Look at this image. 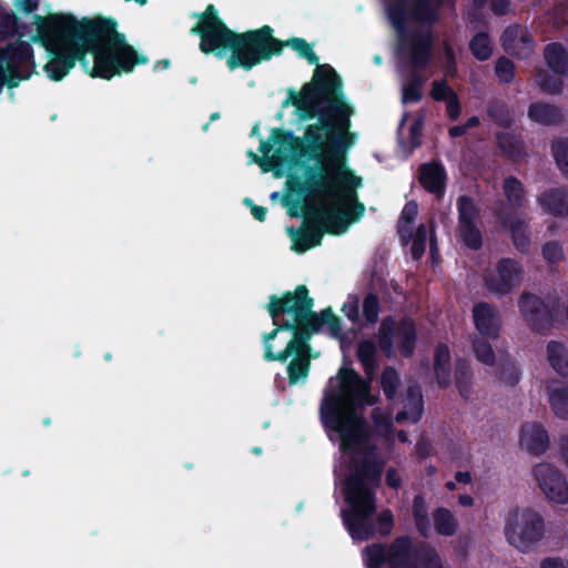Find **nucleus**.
Here are the masks:
<instances>
[{
  "label": "nucleus",
  "mask_w": 568,
  "mask_h": 568,
  "mask_svg": "<svg viewBox=\"0 0 568 568\" xmlns=\"http://www.w3.org/2000/svg\"><path fill=\"white\" fill-rule=\"evenodd\" d=\"M393 329V323L388 321H384L379 331V345L381 347L388 352L390 351L392 344L394 342L399 344L400 352L404 355H409L414 347L415 342V327L413 322L404 321L400 326L396 329L393 338L388 337V334Z\"/></svg>",
  "instance_id": "12"
},
{
  "label": "nucleus",
  "mask_w": 568,
  "mask_h": 568,
  "mask_svg": "<svg viewBox=\"0 0 568 568\" xmlns=\"http://www.w3.org/2000/svg\"><path fill=\"white\" fill-rule=\"evenodd\" d=\"M493 6L497 13H505L509 7V1L508 0H494Z\"/></svg>",
  "instance_id": "53"
},
{
  "label": "nucleus",
  "mask_w": 568,
  "mask_h": 568,
  "mask_svg": "<svg viewBox=\"0 0 568 568\" xmlns=\"http://www.w3.org/2000/svg\"><path fill=\"white\" fill-rule=\"evenodd\" d=\"M548 361L552 368L561 375L568 374V353L566 348L557 342H551L547 347Z\"/></svg>",
  "instance_id": "23"
},
{
  "label": "nucleus",
  "mask_w": 568,
  "mask_h": 568,
  "mask_svg": "<svg viewBox=\"0 0 568 568\" xmlns=\"http://www.w3.org/2000/svg\"><path fill=\"white\" fill-rule=\"evenodd\" d=\"M7 54L13 59V62L8 64L9 68H14L18 64L29 62L32 58V51L27 42H21L16 47H10Z\"/></svg>",
  "instance_id": "31"
},
{
  "label": "nucleus",
  "mask_w": 568,
  "mask_h": 568,
  "mask_svg": "<svg viewBox=\"0 0 568 568\" xmlns=\"http://www.w3.org/2000/svg\"><path fill=\"white\" fill-rule=\"evenodd\" d=\"M564 462L568 465V446L562 448Z\"/></svg>",
  "instance_id": "62"
},
{
  "label": "nucleus",
  "mask_w": 568,
  "mask_h": 568,
  "mask_svg": "<svg viewBox=\"0 0 568 568\" xmlns=\"http://www.w3.org/2000/svg\"><path fill=\"white\" fill-rule=\"evenodd\" d=\"M39 41L54 58L44 65L52 80H61L80 60L91 77L111 79L133 71L148 59L130 45L113 27L104 23L90 26L84 32L77 22L61 14L36 16L32 23Z\"/></svg>",
  "instance_id": "3"
},
{
  "label": "nucleus",
  "mask_w": 568,
  "mask_h": 568,
  "mask_svg": "<svg viewBox=\"0 0 568 568\" xmlns=\"http://www.w3.org/2000/svg\"><path fill=\"white\" fill-rule=\"evenodd\" d=\"M459 504L464 507H470L474 504V499L469 495H462L459 496Z\"/></svg>",
  "instance_id": "58"
},
{
  "label": "nucleus",
  "mask_w": 568,
  "mask_h": 568,
  "mask_svg": "<svg viewBox=\"0 0 568 568\" xmlns=\"http://www.w3.org/2000/svg\"><path fill=\"white\" fill-rule=\"evenodd\" d=\"M529 118L535 122L549 124L558 119V111L551 105L536 103L529 109Z\"/></svg>",
  "instance_id": "26"
},
{
  "label": "nucleus",
  "mask_w": 568,
  "mask_h": 568,
  "mask_svg": "<svg viewBox=\"0 0 568 568\" xmlns=\"http://www.w3.org/2000/svg\"><path fill=\"white\" fill-rule=\"evenodd\" d=\"M287 44L291 45L301 57L305 58L310 63H316L318 61L310 44L303 39H293L288 41Z\"/></svg>",
  "instance_id": "38"
},
{
  "label": "nucleus",
  "mask_w": 568,
  "mask_h": 568,
  "mask_svg": "<svg viewBox=\"0 0 568 568\" xmlns=\"http://www.w3.org/2000/svg\"><path fill=\"white\" fill-rule=\"evenodd\" d=\"M313 302L307 297L305 286H298L294 294H286L283 298L273 297L268 304V312L275 325L276 318L283 313L285 315L283 327L292 329L294 335L283 351L273 352L272 341L276 338L282 327H276L271 334L264 337L265 358L268 361L285 362L290 356L294 358L287 366L291 384L305 379L310 371V352L304 336L320 331L327 326L332 334L339 332L338 322L329 310L320 314L312 312Z\"/></svg>",
  "instance_id": "4"
},
{
  "label": "nucleus",
  "mask_w": 568,
  "mask_h": 568,
  "mask_svg": "<svg viewBox=\"0 0 568 568\" xmlns=\"http://www.w3.org/2000/svg\"><path fill=\"white\" fill-rule=\"evenodd\" d=\"M422 560L425 568H443L440 558L434 550L427 551Z\"/></svg>",
  "instance_id": "49"
},
{
  "label": "nucleus",
  "mask_w": 568,
  "mask_h": 568,
  "mask_svg": "<svg viewBox=\"0 0 568 568\" xmlns=\"http://www.w3.org/2000/svg\"><path fill=\"white\" fill-rule=\"evenodd\" d=\"M547 65L557 75L568 74V53L559 43H550L544 50Z\"/></svg>",
  "instance_id": "21"
},
{
  "label": "nucleus",
  "mask_w": 568,
  "mask_h": 568,
  "mask_svg": "<svg viewBox=\"0 0 568 568\" xmlns=\"http://www.w3.org/2000/svg\"><path fill=\"white\" fill-rule=\"evenodd\" d=\"M458 210L459 226L476 224L477 209L470 199L462 196L458 201Z\"/></svg>",
  "instance_id": "28"
},
{
  "label": "nucleus",
  "mask_w": 568,
  "mask_h": 568,
  "mask_svg": "<svg viewBox=\"0 0 568 568\" xmlns=\"http://www.w3.org/2000/svg\"><path fill=\"white\" fill-rule=\"evenodd\" d=\"M413 510L418 530L424 536H427L429 530V521L427 517V506L422 497L417 496L414 499Z\"/></svg>",
  "instance_id": "29"
},
{
  "label": "nucleus",
  "mask_w": 568,
  "mask_h": 568,
  "mask_svg": "<svg viewBox=\"0 0 568 568\" xmlns=\"http://www.w3.org/2000/svg\"><path fill=\"white\" fill-rule=\"evenodd\" d=\"M436 530L444 536H452L457 529V521L453 514L445 508H439L434 515Z\"/></svg>",
  "instance_id": "25"
},
{
  "label": "nucleus",
  "mask_w": 568,
  "mask_h": 568,
  "mask_svg": "<svg viewBox=\"0 0 568 568\" xmlns=\"http://www.w3.org/2000/svg\"><path fill=\"white\" fill-rule=\"evenodd\" d=\"M423 410V398L419 389L414 388L409 392L407 404L405 405V409L398 412L396 415V422L403 423L408 420L410 423H416L422 415Z\"/></svg>",
  "instance_id": "22"
},
{
  "label": "nucleus",
  "mask_w": 568,
  "mask_h": 568,
  "mask_svg": "<svg viewBox=\"0 0 568 568\" xmlns=\"http://www.w3.org/2000/svg\"><path fill=\"white\" fill-rule=\"evenodd\" d=\"M386 483L389 487L397 488L400 484V476L394 469H389L386 475Z\"/></svg>",
  "instance_id": "52"
},
{
  "label": "nucleus",
  "mask_w": 568,
  "mask_h": 568,
  "mask_svg": "<svg viewBox=\"0 0 568 568\" xmlns=\"http://www.w3.org/2000/svg\"><path fill=\"white\" fill-rule=\"evenodd\" d=\"M519 307L526 322L532 329L542 331L549 326V311L538 296L531 294L523 295L519 301Z\"/></svg>",
  "instance_id": "14"
},
{
  "label": "nucleus",
  "mask_w": 568,
  "mask_h": 568,
  "mask_svg": "<svg viewBox=\"0 0 568 568\" xmlns=\"http://www.w3.org/2000/svg\"><path fill=\"white\" fill-rule=\"evenodd\" d=\"M343 312L349 320L357 322L359 320L358 301L355 297L349 298L344 304Z\"/></svg>",
  "instance_id": "48"
},
{
  "label": "nucleus",
  "mask_w": 568,
  "mask_h": 568,
  "mask_svg": "<svg viewBox=\"0 0 568 568\" xmlns=\"http://www.w3.org/2000/svg\"><path fill=\"white\" fill-rule=\"evenodd\" d=\"M201 33L200 49L204 53L217 49L232 51L227 65L234 70L239 67L251 69L272 54L281 52V43L271 34L272 30L264 27L257 31L235 34L217 18L213 6H209L199 26L192 29Z\"/></svg>",
  "instance_id": "5"
},
{
  "label": "nucleus",
  "mask_w": 568,
  "mask_h": 568,
  "mask_svg": "<svg viewBox=\"0 0 568 568\" xmlns=\"http://www.w3.org/2000/svg\"><path fill=\"white\" fill-rule=\"evenodd\" d=\"M498 143L503 151L510 156H514L519 150V141L509 133H500L497 135Z\"/></svg>",
  "instance_id": "42"
},
{
  "label": "nucleus",
  "mask_w": 568,
  "mask_h": 568,
  "mask_svg": "<svg viewBox=\"0 0 568 568\" xmlns=\"http://www.w3.org/2000/svg\"><path fill=\"white\" fill-rule=\"evenodd\" d=\"M459 236L473 250H477L481 245V234L476 224L459 226Z\"/></svg>",
  "instance_id": "32"
},
{
  "label": "nucleus",
  "mask_w": 568,
  "mask_h": 568,
  "mask_svg": "<svg viewBox=\"0 0 568 568\" xmlns=\"http://www.w3.org/2000/svg\"><path fill=\"white\" fill-rule=\"evenodd\" d=\"M409 547L407 538L397 539L387 551L374 545L364 550V560L367 568H379L384 564L392 568H417L409 559Z\"/></svg>",
  "instance_id": "8"
},
{
  "label": "nucleus",
  "mask_w": 568,
  "mask_h": 568,
  "mask_svg": "<svg viewBox=\"0 0 568 568\" xmlns=\"http://www.w3.org/2000/svg\"><path fill=\"white\" fill-rule=\"evenodd\" d=\"M449 349L446 345H438L435 352V371L440 385L449 381Z\"/></svg>",
  "instance_id": "24"
},
{
  "label": "nucleus",
  "mask_w": 568,
  "mask_h": 568,
  "mask_svg": "<svg viewBox=\"0 0 568 568\" xmlns=\"http://www.w3.org/2000/svg\"><path fill=\"white\" fill-rule=\"evenodd\" d=\"M510 231L514 239L515 246L519 250L525 252L528 247L529 240L527 235L525 234V227L521 222H514L510 225Z\"/></svg>",
  "instance_id": "39"
},
{
  "label": "nucleus",
  "mask_w": 568,
  "mask_h": 568,
  "mask_svg": "<svg viewBox=\"0 0 568 568\" xmlns=\"http://www.w3.org/2000/svg\"><path fill=\"white\" fill-rule=\"evenodd\" d=\"M473 317L476 328L481 335L490 338L498 336L500 320L498 313L491 306L485 303L475 305Z\"/></svg>",
  "instance_id": "16"
},
{
  "label": "nucleus",
  "mask_w": 568,
  "mask_h": 568,
  "mask_svg": "<svg viewBox=\"0 0 568 568\" xmlns=\"http://www.w3.org/2000/svg\"><path fill=\"white\" fill-rule=\"evenodd\" d=\"M552 153L560 171L568 178V141L555 142Z\"/></svg>",
  "instance_id": "34"
},
{
  "label": "nucleus",
  "mask_w": 568,
  "mask_h": 568,
  "mask_svg": "<svg viewBox=\"0 0 568 568\" xmlns=\"http://www.w3.org/2000/svg\"><path fill=\"white\" fill-rule=\"evenodd\" d=\"M413 145L416 146L419 143L420 124L416 122L412 128Z\"/></svg>",
  "instance_id": "57"
},
{
  "label": "nucleus",
  "mask_w": 568,
  "mask_h": 568,
  "mask_svg": "<svg viewBox=\"0 0 568 568\" xmlns=\"http://www.w3.org/2000/svg\"><path fill=\"white\" fill-rule=\"evenodd\" d=\"M538 84L542 91L547 93H559L562 90V81L558 77H550L548 74L540 73L538 75Z\"/></svg>",
  "instance_id": "37"
},
{
  "label": "nucleus",
  "mask_w": 568,
  "mask_h": 568,
  "mask_svg": "<svg viewBox=\"0 0 568 568\" xmlns=\"http://www.w3.org/2000/svg\"><path fill=\"white\" fill-rule=\"evenodd\" d=\"M420 84L419 83H410L403 87V101L407 102H416L420 98Z\"/></svg>",
  "instance_id": "47"
},
{
  "label": "nucleus",
  "mask_w": 568,
  "mask_h": 568,
  "mask_svg": "<svg viewBox=\"0 0 568 568\" xmlns=\"http://www.w3.org/2000/svg\"><path fill=\"white\" fill-rule=\"evenodd\" d=\"M357 355H358L359 361L364 365L366 374L367 375L373 374L375 345L369 341L362 342L358 346Z\"/></svg>",
  "instance_id": "30"
},
{
  "label": "nucleus",
  "mask_w": 568,
  "mask_h": 568,
  "mask_svg": "<svg viewBox=\"0 0 568 568\" xmlns=\"http://www.w3.org/2000/svg\"><path fill=\"white\" fill-rule=\"evenodd\" d=\"M474 351L478 361L486 365H491L494 363V354L489 344L484 342H475Z\"/></svg>",
  "instance_id": "44"
},
{
  "label": "nucleus",
  "mask_w": 568,
  "mask_h": 568,
  "mask_svg": "<svg viewBox=\"0 0 568 568\" xmlns=\"http://www.w3.org/2000/svg\"><path fill=\"white\" fill-rule=\"evenodd\" d=\"M375 403L368 385L353 369L342 367L328 381L321 406L322 418L331 438L339 442L341 456L335 466L336 485L349 509L344 521L354 539L365 540L373 534L369 516L375 506L371 484L379 477L383 459L369 436L358 408Z\"/></svg>",
  "instance_id": "2"
},
{
  "label": "nucleus",
  "mask_w": 568,
  "mask_h": 568,
  "mask_svg": "<svg viewBox=\"0 0 568 568\" xmlns=\"http://www.w3.org/2000/svg\"><path fill=\"white\" fill-rule=\"evenodd\" d=\"M363 316L368 323H374L378 316V301L374 295H367L363 302Z\"/></svg>",
  "instance_id": "41"
},
{
  "label": "nucleus",
  "mask_w": 568,
  "mask_h": 568,
  "mask_svg": "<svg viewBox=\"0 0 568 568\" xmlns=\"http://www.w3.org/2000/svg\"><path fill=\"white\" fill-rule=\"evenodd\" d=\"M373 417L378 434L390 439V416L388 414L382 413L379 409H376L374 410Z\"/></svg>",
  "instance_id": "40"
},
{
  "label": "nucleus",
  "mask_w": 568,
  "mask_h": 568,
  "mask_svg": "<svg viewBox=\"0 0 568 568\" xmlns=\"http://www.w3.org/2000/svg\"><path fill=\"white\" fill-rule=\"evenodd\" d=\"M397 382V373L392 368H386L382 376V387L387 397H393Z\"/></svg>",
  "instance_id": "43"
},
{
  "label": "nucleus",
  "mask_w": 568,
  "mask_h": 568,
  "mask_svg": "<svg viewBox=\"0 0 568 568\" xmlns=\"http://www.w3.org/2000/svg\"><path fill=\"white\" fill-rule=\"evenodd\" d=\"M430 95L436 101H444L446 103V111L452 120H456L460 113L462 108L455 92L444 81H436L433 83Z\"/></svg>",
  "instance_id": "19"
},
{
  "label": "nucleus",
  "mask_w": 568,
  "mask_h": 568,
  "mask_svg": "<svg viewBox=\"0 0 568 568\" xmlns=\"http://www.w3.org/2000/svg\"><path fill=\"white\" fill-rule=\"evenodd\" d=\"M429 33L423 31L419 34H402L399 43L400 59L414 68L426 64L429 57Z\"/></svg>",
  "instance_id": "11"
},
{
  "label": "nucleus",
  "mask_w": 568,
  "mask_h": 568,
  "mask_svg": "<svg viewBox=\"0 0 568 568\" xmlns=\"http://www.w3.org/2000/svg\"><path fill=\"white\" fill-rule=\"evenodd\" d=\"M381 531L388 534L393 525V515L389 511H383L378 518Z\"/></svg>",
  "instance_id": "51"
},
{
  "label": "nucleus",
  "mask_w": 568,
  "mask_h": 568,
  "mask_svg": "<svg viewBox=\"0 0 568 568\" xmlns=\"http://www.w3.org/2000/svg\"><path fill=\"white\" fill-rule=\"evenodd\" d=\"M504 190L510 203L517 205L524 196L521 183L515 178H507L504 182Z\"/></svg>",
  "instance_id": "35"
},
{
  "label": "nucleus",
  "mask_w": 568,
  "mask_h": 568,
  "mask_svg": "<svg viewBox=\"0 0 568 568\" xmlns=\"http://www.w3.org/2000/svg\"><path fill=\"white\" fill-rule=\"evenodd\" d=\"M478 123H479L478 118L477 116H471L470 119L467 120V122L465 123V126L468 130V129L477 126Z\"/></svg>",
  "instance_id": "59"
},
{
  "label": "nucleus",
  "mask_w": 568,
  "mask_h": 568,
  "mask_svg": "<svg viewBox=\"0 0 568 568\" xmlns=\"http://www.w3.org/2000/svg\"><path fill=\"white\" fill-rule=\"evenodd\" d=\"M439 0H394L388 7V17L398 32L405 24L426 23L436 19Z\"/></svg>",
  "instance_id": "7"
},
{
  "label": "nucleus",
  "mask_w": 568,
  "mask_h": 568,
  "mask_svg": "<svg viewBox=\"0 0 568 568\" xmlns=\"http://www.w3.org/2000/svg\"><path fill=\"white\" fill-rule=\"evenodd\" d=\"M541 210L550 215L568 219V187H554L538 197Z\"/></svg>",
  "instance_id": "15"
},
{
  "label": "nucleus",
  "mask_w": 568,
  "mask_h": 568,
  "mask_svg": "<svg viewBox=\"0 0 568 568\" xmlns=\"http://www.w3.org/2000/svg\"><path fill=\"white\" fill-rule=\"evenodd\" d=\"M16 3L26 12H31L36 9L32 0H16Z\"/></svg>",
  "instance_id": "54"
},
{
  "label": "nucleus",
  "mask_w": 568,
  "mask_h": 568,
  "mask_svg": "<svg viewBox=\"0 0 568 568\" xmlns=\"http://www.w3.org/2000/svg\"><path fill=\"white\" fill-rule=\"evenodd\" d=\"M427 231L424 225L417 229L416 235L414 236L410 245V254L413 258L418 260L425 252L426 248Z\"/></svg>",
  "instance_id": "36"
},
{
  "label": "nucleus",
  "mask_w": 568,
  "mask_h": 568,
  "mask_svg": "<svg viewBox=\"0 0 568 568\" xmlns=\"http://www.w3.org/2000/svg\"><path fill=\"white\" fill-rule=\"evenodd\" d=\"M547 392L552 413L561 419H568V383L552 381Z\"/></svg>",
  "instance_id": "18"
},
{
  "label": "nucleus",
  "mask_w": 568,
  "mask_h": 568,
  "mask_svg": "<svg viewBox=\"0 0 568 568\" xmlns=\"http://www.w3.org/2000/svg\"><path fill=\"white\" fill-rule=\"evenodd\" d=\"M507 368H508V371L510 373V376H509L510 379H517L516 368H515L514 364L508 362L507 363Z\"/></svg>",
  "instance_id": "61"
},
{
  "label": "nucleus",
  "mask_w": 568,
  "mask_h": 568,
  "mask_svg": "<svg viewBox=\"0 0 568 568\" xmlns=\"http://www.w3.org/2000/svg\"><path fill=\"white\" fill-rule=\"evenodd\" d=\"M467 132V129L465 126V124L463 125H455V126H452L449 129V135L452 138H458V136H462L464 135L465 133Z\"/></svg>",
  "instance_id": "56"
},
{
  "label": "nucleus",
  "mask_w": 568,
  "mask_h": 568,
  "mask_svg": "<svg viewBox=\"0 0 568 568\" xmlns=\"http://www.w3.org/2000/svg\"><path fill=\"white\" fill-rule=\"evenodd\" d=\"M523 278V270L511 258L500 260L484 277L486 288L497 295H506L517 288Z\"/></svg>",
  "instance_id": "9"
},
{
  "label": "nucleus",
  "mask_w": 568,
  "mask_h": 568,
  "mask_svg": "<svg viewBox=\"0 0 568 568\" xmlns=\"http://www.w3.org/2000/svg\"><path fill=\"white\" fill-rule=\"evenodd\" d=\"M418 207L415 202H408L400 214V219L398 222V230L402 239L405 241L410 237V224L414 222L417 216Z\"/></svg>",
  "instance_id": "27"
},
{
  "label": "nucleus",
  "mask_w": 568,
  "mask_h": 568,
  "mask_svg": "<svg viewBox=\"0 0 568 568\" xmlns=\"http://www.w3.org/2000/svg\"><path fill=\"white\" fill-rule=\"evenodd\" d=\"M544 520L529 508L509 511L505 524V536L509 544L520 550H527L544 536Z\"/></svg>",
  "instance_id": "6"
},
{
  "label": "nucleus",
  "mask_w": 568,
  "mask_h": 568,
  "mask_svg": "<svg viewBox=\"0 0 568 568\" xmlns=\"http://www.w3.org/2000/svg\"><path fill=\"white\" fill-rule=\"evenodd\" d=\"M496 73L500 81L508 82L514 75V64L507 59H499L496 64Z\"/></svg>",
  "instance_id": "45"
},
{
  "label": "nucleus",
  "mask_w": 568,
  "mask_h": 568,
  "mask_svg": "<svg viewBox=\"0 0 568 568\" xmlns=\"http://www.w3.org/2000/svg\"><path fill=\"white\" fill-rule=\"evenodd\" d=\"M456 479L460 483H469L470 481V476L468 473H458L456 475Z\"/></svg>",
  "instance_id": "60"
},
{
  "label": "nucleus",
  "mask_w": 568,
  "mask_h": 568,
  "mask_svg": "<svg viewBox=\"0 0 568 568\" xmlns=\"http://www.w3.org/2000/svg\"><path fill=\"white\" fill-rule=\"evenodd\" d=\"M445 172L439 164H425L420 169V183L429 192L442 195L445 184Z\"/></svg>",
  "instance_id": "20"
},
{
  "label": "nucleus",
  "mask_w": 568,
  "mask_h": 568,
  "mask_svg": "<svg viewBox=\"0 0 568 568\" xmlns=\"http://www.w3.org/2000/svg\"><path fill=\"white\" fill-rule=\"evenodd\" d=\"M397 436H398V439H399L400 442H406V440H407L406 434H405L404 432H399V433L397 434Z\"/></svg>",
  "instance_id": "64"
},
{
  "label": "nucleus",
  "mask_w": 568,
  "mask_h": 568,
  "mask_svg": "<svg viewBox=\"0 0 568 568\" xmlns=\"http://www.w3.org/2000/svg\"><path fill=\"white\" fill-rule=\"evenodd\" d=\"M534 478L542 494L552 503L568 504V481L555 466L539 463L532 468Z\"/></svg>",
  "instance_id": "10"
},
{
  "label": "nucleus",
  "mask_w": 568,
  "mask_h": 568,
  "mask_svg": "<svg viewBox=\"0 0 568 568\" xmlns=\"http://www.w3.org/2000/svg\"><path fill=\"white\" fill-rule=\"evenodd\" d=\"M519 445L528 454L539 456L549 448V435L541 424L527 423L520 429Z\"/></svg>",
  "instance_id": "13"
},
{
  "label": "nucleus",
  "mask_w": 568,
  "mask_h": 568,
  "mask_svg": "<svg viewBox=\"0 0 568 568\" xmlns=\"http://www.w3.org/2000/svg\"><path fill=\"white\" fill-rule=\"evenodd\" d=\"M253 216L258 220V221H264L265 219V215H266V209L263 207V206H252V210H251Z\"/></svg>",
  "instance_id": "55"
},
{
  "label": "nucleus",
  "mask_w": 568,
  "mask_h": 568,
  "mask_svg": "<svg viewBox=\"0 0 568 568\" xmlns=\"http://www.w3.org/2000/svg\"><path fill=\"white\" fill-rule=\"evenodd\" d=\"M293 104L304 116H317L318 122L306 129L303 140L274 130L267 142H261L263 163L253 152L248 155L266 165L265 171L276 170V175L303 154L315 158L316 165L304 180L306 220L315 230L293 237L292 248L302 253L321 243L322 231L344 233L363 215L364 205L356 199L362 180L346 166V152L357 140V134L349 130L354 110L341 92L335 71L326 64L317 65L312 82L293 98Z\"/></svg>",
  "instance_id": "1"
},
{
  "label": "nucleus",
  "mask_w": 568,
  "mask_h": 568,
  "mask_svg": "<svg viewBox=\"0 0 568 568\" xmlns=\"http://www.w3.org/2000/svg\"><path fill=\"white\" fill-rule=\"evenodd\" d=\"M540 568H568V560L558 557H549L540 562Z\"/></svg>",
  "instance_id": "50"
},
{
  "label": "nucleus",
  "mask_w": 568,
  "mask_h": 568,
  "mask_svg": "<svg viewBox=\"0 0 568 568\" xmlns=\"http://www.w3.org/2000/svg\"><path fill=\"white\" fill-rule=\"evenodd\" d=\"M446 57H447V61H448V62H453V60H454V55H453L452 50H449V49H448V50L446 51Z\"/></svg>",
  "instance_id": "63"
},
{
  "label": "nucleus",
  "mask_w": 568,
  "mask_h": 568,
  "mask_svg": "<svg viewBox=\"0 0 568 568\" xmlns=\"http://www.w3.org/2000/svg\"><path fill=\"white\" fill-rule=\"evenodd\" d=\"M470 48L479 60L487 59L491 53L490 40L488 36L484 33H479L473 39Z\"/></svg>",
  "instance_id": "33"
},
{
  "label": "nucleus",
  "mask_w": 568,
  "mask_h": 568,
  "mask_svg": "<svg viewBox=\"0 0 568 568\" xmlns=\"http://www.w3.org/2000/svg\"><path fill=\"white\" fill-rule=\"evenodd\" d=\"M542 254L547 261L555 263L561 260L562 250L558 243L550 242L544 246Z\"/></svg>",
  "instance_id": "46"
},
{
  "label": "nucleus",
  "mask_w": 568,
  "mask_h": 568,
  "mask_svg": "<svg viewBox=\"0 0 568 568\" xmlns=\"http://www.w3.org/2000/svg\"><path fill=\"white\" fill-rule=\"evenodd\" d=\"M503 44L506 50L519 57H525L531 51L527 31L519 26H511L505 30Z\"/></svg>",
  "instance_id": "17"
}]
</instances>
